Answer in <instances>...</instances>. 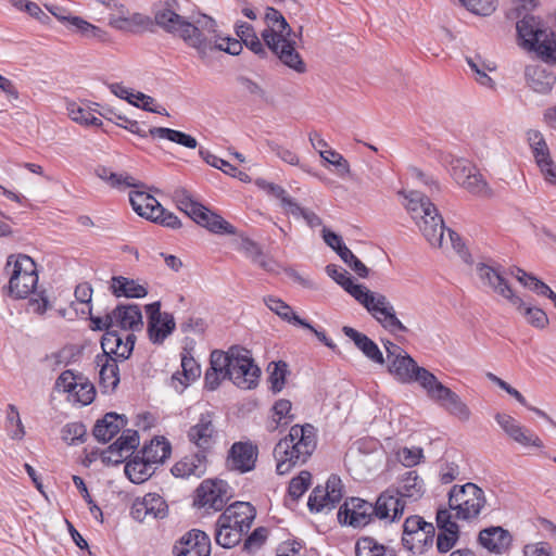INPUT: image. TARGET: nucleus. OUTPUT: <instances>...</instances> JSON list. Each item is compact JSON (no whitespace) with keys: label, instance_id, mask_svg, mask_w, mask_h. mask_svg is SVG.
<instances>
[{"label":"nucleus","instance_id":"obj_5","mask_svg":"<svg viewBox=\"0 0 556 556\" xmlns=\"http://www.w3.org/2000/svg\"><path fill=\"white\" fill-rule=\"evenodd\" d=\"M316 445V429L313 425L292 426L289 434L274 448L277 473L287 475L294 466L304 464L315 451Z\"/></svg>","mask_w":556,"mask_h":556},{"label":"nucleus","instance_id":"obj_30","mask_svg":"<svg viewBox=\"0 0 556 556\" xmlns=\"http://www.w3.org/2000/svg\"><path fill=\"white\" fill-rule=\"evenodd\" d=\"M96 363L100 367L99 384L103 393H112L119 383V369L116 358L97 356Z\"/></svg>","mask_w":556,"mask_h":556},{"label":"nucleus","instance_id":"obj_34","mask_svg":"<svg viewBox=\"0 0 556 556\" xmlns=\"http://www.w3.org/2000/svg\"><path fill=\"white\" fill-rule=\"evenodd\" d=\"M153 24V21L149 16L141 13H134L128 17L124 14L110 18L111 26L119 30L131 33L152 30Z\"/></svg>","mask_w":556,"mask_h":556},{"label":"nucleus","instance_id":"obj_60","mask_svg":"<svg viewBox=\"0 0 556 556\" xmlns=\"http://www.w3.org/2000/svg\"><path fill=\"white\" fill-rule=\"evenodd\" d=\"M312 475L303 470L298 477H294L288 488V493L293 500L300 498L311 485Z\"/></svg>","mask_w":556,"mask_h":556},{"label":"nucleus","instance_id":"obj_25","mask_svg":"<svg viewBox=\"0 0 556 556\" xmlns=\"http://www.w3.org/2000/svg\"><path fill=\"white\" fill-rule=\"evenodd\" d=\"M421 369V366L406 352L397 354L388 361V371L401 383H414L416 372Z\"/></svg>","mask_w":556,"mask_h":556},{"label":"nucleus","instance_id":"obj_59","mask_svg":"<svg viewBox=\"0 0 556 556\" xmlns=\"http://www.w3.org/2000/svg\"><path fill=\"white\" fill-rule=\"evenodd\" d=\"M67 25L71 29L76 30L88 38L101 37L102 34V30L99 27L90 24L79 16H71L67 18Z\"/></svg>","mask_w":556,"mask_h":556},{"label":"nucleus","instance_id":"obj_23","mask_svg":"<svg viewBox=\"0 0 556 556\" xmlns=\"http://www.w3.org/2000/svg\"><path fill=\"white\" fill-rule=\"evenodd\" d=\"M478 276L488 283L496 293L507 299L510 304H521V298L516 295L506 279L493 267L479 263L477 265Z\"/></svg>","mask_w":556,"mask_h":556},{"label":"nucleus","instance_id":"obj_19","mask_svg":"<svg viewBox=\"0 0 556 556\" xmlns=\"http://www.w3.org/2000/svg\"><path fill=\"white\" fill-rule=\"evenodd\" d=\"M479 544L495 555L508 552L513 544L510 532L500 526L482 529L478 535Z\"/></svg>","mask_w":556,"mask_h":556},{"label":"nucleus","instance_id":"obj_63","mask_svg":"<svg viewBox=\"0 0 556 556\" xmlns=\"http://www.w3.org/2000/svg\"><path fill=\"white\" fill-rule=\"evenodd\" d=\"M81 375H75L72 370L63 371L55 381V389L59 392L73 393L77 389V381L83 380Z\"/></svg>","mask_w":556,"mask_h":556},{"label":"nucleus","instance_id":"obj_45","mask_svg":"<svg viewBox=\"0 0 556 556\" xmlns=\"http://www.w3.org/2000/svg\"><path fill=\"white\" fill-rule=\"evenodd\" d=\"M519 313L526 318L527 323L538 329H545L549 323L546 313L536 306L526 303L521 299V304H513Z\"/></svg>","mask_w":556,"mask_h":556},{"label":"nucleus","instance_id":"obj_1","mask_svg":"<svg viewBox=\"0 0 556 556\" xmlns=\"http://www.w3.org/2000/svg\"><path fill=\"white\" fill-rule=\"evenodd\" d=\"M407 200L406 208L416 222L421 233L430 245L447 249L448 245L465 258L467 255L460 236L450 228H445L444 220L430 199L419 191L401 192Z\"/></svg>","mask_w":556,"mask_h":556},{"label":"nucleus","instance_id":"obj_15","mask_svg":"<svg viewBox=\"0 0 556 556\" xmlns=\"http://www.w3.org/2000/svg\"><path fill=\"white\" fill-rule=\"evenodd\" d=\"M374 511L375 508L371 503L358 497H351L340 507L338 520L342 525L362 528L372 520Z\"/></svg>","mask_w":556,"mask_h":556},{"label":"nucleus","instance_id":"obj_47","mask_svg":"<svg viewBox=\"0 0 556 556\" xmlns=\"http://www.w3.org/2000/svg\"><path fill=\"white\" fill-rule=\"evenodd\" d=\"M467 64L471 68V71L476 74V80L484 87L490 89L494 88L493 79L488 75L486 72H492L495 70V65L485 62L480 56L475 58H466Z\"/></svg>","mask_w":556,"mask_h":556},{"label":"nucleus","instance_id":"obj_11","mask_svg":"<svg viewBox=\"0 0 556 556\" xmlns=\"http://www.w3.org/2000/svg\"><path fill=\"white\" fill-rule=\"evenodd\" d=\"M434 535L433 523L418 515L407 517L403 523L402 543L413 554H422L431 547Z\"/></svg>","mask_w":556,"mask_h":556},{"label":"nucleus","instance_id":"obj_51","mask_svg":"<svg viewBox=\"0 0 556 556\" xmlns=\"http://www.w3.org/2000/svg\"><path fill=\"white\" fill-rule=\"evenodd\" d=\"M476 167L466 159H453L450 163V172L452 178L457 185L465 182V179L470 178L475 174Z\"/></svg>","mask_w":556,"mask_h":556},{"label":"nucleus","instance_id":"obj_6","mask_svg":"<svg viewBox=\"0 0 556 556\" xmlns=\"http://www.w3.org/2000/svg\"><path fill=\"white\" fill-rule=\"evenodd\" d=\"M177 5V0H164L162 7L154 13V23L166 33L178 35L189 47L198 51L200 59H204L211 48L207 38L199 27L176 12Z\"/></svg>","mask_w":556,"mask_h":556},{"label":"nucleus","instance_id":"obj_50","mask_svg":"<svg viewBox=\"0 0 556 556\" xmlns=\"http://www.w3.org/2000/svg\"><path fill=\"white\" fill-rule=\"evenodd\" d=\"M460 187L477 197L489 198L493 194L488 182L484 180L483 176L478 173V170L470 175V178L465 179V182L462 184Z\"/></svg>","mask_w":556,"mask_h":556},{"label":"nucleus","instance_id":"obj_39","mask_svg":"<svg viewBox=\"0 0 556 556\" xmlns=\"http://www.w3.org/2000/svg\"><path fill=\"white\" fill-rule=\"evenodd\" d=\"M393 490L402 501L404 498L416 501L424 493V481L416 471H407L403 475L400 485Z\"/></svg>","mask_w":556,"mask_h":556},{"label":"nucleus","instance_id":"obj_41","mask_svg":"<svg viewBox=\"0 0 556 556\" xmlns=\"http://www.w3.org/2000/svg\"><path fill=\"white\" fill-rule=\"evenodd\" d=\"M170 443L164 438H155L151 440L150 444L144 445L141 451V456L149 460L152 465L161 464L170 456Z\"/></svg>","mask_w":556,"mask_h":556},{"label":"nucleus","instance_id":"obj_22","mask_svg":"<svg viewBox=\"0 0 556 556\" xmlns=\"http://www.w3.org/2000/svg\"><path fill=\"white\" fill-rule=\"evenodd\" d=\"M478 276L488 283L496 293L507 299L510 304H521V298L516 295L506 279L493 267L479 263L477 265Z\"/></svg>","mask_w":556,"mask_h":556},{"label":"nucleus","instance_id":"obj_62","mask_svg":"<svg viewBox=\"0 0 556 556\" xmlns=\"http://www.w3.org/2000/svg\"><path fill=\"white\" fill-rule=\"evenodd\" d=\"M199 154L201 157L211 166L220 169L225 174L229 176H236L237 167L231 165L229 162L214 155L208 150L200 149Z\"/></svg>","mask_w":556,"mask_h":556},{"label":"nucleus","instance_id":"obj_61","mask_svg":"<svg viewBox=\"0 0 556 556\" xmlns=\"http://www.w3.org/2000/svg\"><path fill=\"white\" fill-rule=\"evenodd\" d=\"M459 539V529L440 530L437 536V548L439 553L450 552Z\"/></svg>","mask_w":556,"mask_h":556},{"label":"nucleus","instance_id":"obj_9","mask_svg":"<svg viewBox=\"0 0 556 556\" xmlns=\"http://www.w3.org/2000/svg\"><path fill=\"white\" fill-rule=\"evenodd\" d=\"M178 207L198 225L217 235H236V228L220 215L210 211L203 204L192 200L190 194L182 190L177 193Z\"/></svg>","mask_w":556,"mask_h":556},{"label":"nucleus","instance_id":"obj_31","mask_svg":"<svg viewBox=\"0 0 556 556\" xmlns=\"http://www.w3.org/2000/svg\"><path fill=\"white\" fill-rule=\"evenodd\" d=\"M143 188H135L129 192V202L132 210L141 217L150 220L155 212L162 211L159 208L160 202Z\"/></svg>","mask_w":556,"mask_h":556},{"label":"nucleus","instance_id":"obj_37","mask_svg":"<svg viewBox=\"0 0 556 556\" xmlns=\"http://www.w3.org/2000/svg\"><path fill=\"white\" fill-rule=\"evenodd\" d=\"M414 383H418L419 387L426 392L428 399L434 403L447 389L446 386L439 381L434 374L425 367H421V369L416 372Z\"/></svg>","mask_w":556,"mask_h":556},{"label":"nucleus","instance_id":"obj_33","mask_svg":"<svg viewBox=\"0 0 556 556\" xmlns=\"http://www.w3.org/2000/svg\"><path fill=\"white\" fill-rule=\"evenodd\" d=\"M264 303L266 306L276 315H278L283 321H287L289 324H292L294 326H300L303 328H312V325L306 321L305 319H302L293 309L292 307L287 304L281 299L268 295L264 298Z\"/></svg>","mask_w":556,"mask_h":556},{"label":"nucleus","instance_id":"obj_14","mask_svg":"<svg viewBox=\"0 0 556 556\" xmlns=\"http://www.w3.org/2000/svg\"><path fill=\"white\" fill-rule=\"evenodd\" d=\"M148 316V336L153 344H162L176 329L173 314L161 312V302L156 301L146 305Z\"/></svg>","mask_w":556,"mask_h":556},{"label":"nucleus","instance_id":"obj_42","mask_svg":"<svg viewBox=\"0 0 556 556\" xmlns=\"http://www.w3.org/2000/svg\"><path fill=\"white\" fill-rule=\"evenodd\" d=\"M236 34L240 38L241 43L245 45L251 51L261 58H265L267 51L254 31L252 25L247 22H240L236 25Z\"/></svg>","mask_w":556,"mask_h":556},{"label":"nucleus","instance_id":"obj_58","mask_svg":"<svg viewBox=\"0 0 556 556\" xmlns=\"http://www.w3.org/2000/svg\"><path fill=\"white\" fill-rule=\"evenodd\" d=\"M462 4L471 13L489 16L496 10V0H460Z\"/></svg>","mask_w":556,"mask_h":556},{"label":"nucleus","instance_id":"obj_44","mask_svg":"<svg viewBox=\"0 0 556 556\" xmlns=\"http://www.w3.org/2000/svg\"><path fill=\"white\" fill-rule=\"evenodd\" d=\"M242 533L232 528L230 523L223 522L218 517L215 529V541L224 548H231L236 546L242 539Z\"/></svg>","mask_w":556,"mask_h":556},{"label":"nucleus","instance_id":"obj_8","mask_svg":"<svg viewBox=\"0 0 556 556\" xmlns=\"http://www.w3.org/2000/svg\"><path fill=\"white\" fill-rule=\"evenodd\" d=\"M485 503L484 491L472 482L454 485L448 492L450 509L455 511L458 520L477 519Z\"/></svg>","mask_w":556,"mask_h":556},{"label":"nucleus","instance_id":"obj_21","mask_svg":"<svg viewBox=\"0 0 556 556\" xmlns=\"http://www.w3.org/2000/svg\"><path fill=\"white\" fill-rule=\"evenodd\" d=\"M113 327L125 331H139L143 328L142 313L138 304H118L111 312Z\"/></svg>","mask_w":556,"mask_h":556},{"label":"nucleus","instance_id":"obj_36","mask_svg":"<svg viewBox=\"0 0 556 556\" xmlns=\"http://www.w3.org/2000/svg\"><path fill=\"white\" fill-rule=\"evenodd\" d=\"M435 403L445 409L450 415H453L463 421H466L470 418L469 407L466 405V403L463 402L460 396L450 388L445 390V392Z\"/></svg>","mask_w":556,"mask_h":556},{"label":"nucleus","instance_id":"obj_24","mask_svg":"<svg viewBox=\"0 0 556 556\" xmlns=\"http://www.w3.org/2000/svg\"><path fill=\"white\" fill-rule=\"evenodd\" d=\"M372 506L375 508V517L394 521L403 515L405 502L396 495L393 489H387L378 496Z\"/></svg>","mask_w":556,"mask_h":556},{"label":"nucleus","instance_id":"obj_55","mask_svg":"<svg viewBox=\"0 0 556 556\" xmlns=\"http://www.w3.org/2000/svg\"><path fill=\"white\" fill-rule=\"evenodd\" d=\"M87 429L81 422H70L62 429V439L71 445L84 443Z\"/></svg>","mask_w":556,"mask_h":556},{"label":"nucleus","instance_id":"obj_28","mask_svg":"<svg viewBox=\"0 0 556 556\" xmlns=\"http://www.w3.org/2000/svg\"><path fill=\"white\" fill-rule=\"evenodd\" d=\"M525 77L527 85L538 93H548L556 81L554 73L541 65H528Z\"/></svg>","mask_w":556,"mask_h":556},{"label":"nucleus","instance_id":"obj_10","mask_svg":"<svg viewBox=\"0 0 556 556\" xmlns=\"http://www.w3.org/2000/svg\"><path fill=\"white\" fill-rule=\"evenodd\" d=\"M232 363L228 378L238 388L243 390L254 389L261 377V369L254 363L251 352L242 346H230Z\"/></svg>","mask_w":556,"mask_h":556},{"label":"nucleus","instance_id":"obj_20","mask_svg":"<svg viewBox=\"0 0 556 556\" xmlns=\"http://www.w3.org/2000/svg\"><path fill=\"white\" fill-rule=\"evenodd\" d=\"M257 459V447L250 442H236L228 454V466L240 472L254 469Z\"/></svg>","mask_w":556,"mask_h":556},{"label":"nucleus","instance_id":"obj_52","mask_svg":"<svg viewBox=\"0 0 556 556\" xmlns=\"http://www.w3.org/2000/svg\"><path fill=\"white\" fill-rule=\"evenodd\" d=\"M7 430L13 440H22L25 435V428L20 417L17 407L14 404L8 405Z\"/></svg>","mask_w":556,"mask_h":556},{"label":"nucleus","instance_id":"obj_49","mask_svg":"<svg viewBox=\"0 0 556 556\" xmlns=\"http://www.w3.org/2000/svg\"><path fill=\"white\" fill-rule=\"evenodd\" d=\"M143 503L147 506L146 510L153 519H163L167 516L168 506L166 502L156 493H148L143 497Z\"/></svg>","mask_w":556,"mask_h":556},{"label":"nucleus","instance_id":"obj_53","mask_svg":"<svg viewBox=\"0 0 556 556\" xmlns=\"http://www.w3.org/2000/svg\"><path fill=\"white\" fill-rule=\"evenodd\" d=\"M114 450L123 452L125 455H130L139 445V433L137 430L124 429L122 435L112 443Z\"/></svg>","mask_w":556,"mask_h":556},{"label":"nucleus","instance_id":"obj_26","mask_svg":"<svg viewBox=\"0 0 556 556\" xmlns=\"http://www.w3.org/2000/svg\"><path fill=\"white\" fill-rule=\"evenodd\" d=\"M206 454L198 451L178 460L170 471L177 478L189 479L193 477L199 479L206 472Z\"/></svg>","mask_w":556,"mask_h":556},{"label":"nucleus","instance_id":"obj_64","mask_svg":"<svg viewBox=\"0 0 556 556\" xmlns=\"http://www.w3.org/2000/svg\"><path fill=\"white\" fill-rule=\"evenodd\" d=\"M324 491L327 494L326 498L330 502V508H334L342 498L341 479L336 475H331L327 480Z\"/></svg>","mask_w":556,"mask_h":556},{"label":"nucleus","instance_id":"obj_54","mask_svg":"<svg viewBox=\"0 0 556 556\" xmlns=\"http://www.w3.org/2000/svg\"><path fill=\"white\" fill-rule=\"evenodd\" d=\"M256 185L265 190L268 194L277 198L280 200L281 206L286 212L289 211L291 207V204H293L295 201L287 194V191L279 185L267 182L264 179H257Z\"/></svg>","mask_w":556,"mask_h":556},{"label":"nucleus","instance_id":"obj_16","mask_svg":"<svg viewBox=\"0 0 556 556\" xmlns=\"http://www.w3.org/2000/svg\"><path fill=\"white\" fill-rule=\"evenodd\" d=\"M495 420L503 431L515 442L527 447H543L542 440L528 428L521 426L514 417L507 414L497 413Z\"/></svg>","mask_w":556,"mask_h":556},{"label":"nucleus","instance_id":"obj_32","mask_svg":"<svg viewBox=\"0 0 556 556\" xmlns=\"http://www.w3.org/2000/svg\"><path fill=\"white\" fill-rule=\"evenodd\" d=\"M110 290L116 298L142 299L148 294L147 286L124 276L112 277Z\"/></svg>","mask_w":556,"mask_h":556},{"label":"nucleus","instance_id":"obj_38","mask_svg":"<svg viewBox=\"0 0 556 556\" xmlns=\"http://www.w3.org/2000/svg\"><path fill=\"white\" fill-rule=\"evenodd\" d=\"M531 151L538 167L544 179L552 185H556V166L551 156L549 148L546 142L540 146L531 147Z\"/></svg>","mask_w":556,"mask_h":556},{"label":"nucleus","instance_id":"obj_7","mask_svg":"<svg viewBox=\"0 0 556 556\" xmlns=\"http://www.w3.org/2000/svg\"><path fill=\"white\" fill-rule=\"evenodd\" d=\"M5 270L10 275L9 295L14 299H26L36 292L38 283L37 265L25 254L10 255Z\"/></svg>","mask_w":556,"mask_h":556},{"label":"nucleus","instance_id":"obj_4","mask_svg":"<svg viewBox=\"0 0 556 556\" xmlns=\"http://www.w3.org/2000/svg\"><path fill=\"white\" fill-rule=\"evenodd\" d=\"M265 21L268 26L262 31L265 45L286 66L298 73H304L305 63L295 50L298 35L291 29L283 15L269 7L266 9Z\"/></svg>","mask_w":556,"mask_h":556},{"label":"nucleus","instance_id":"obj_27","mask_svg":"<svg viewBox=\"0 0 556 556\" xmlns=\"http://www.w3.org/2000/svg\"><path fill=\"white\" fill-rule=\"evenodd\" d=\"M127 422L125 415L114 412L106 413L101 419L97 420L92 434L98 442L108 443L127 426Z\"/></svg>","mask_w":556,"mask_h":556},{"label":"nucleus","instance_id":"obj_12","mask_svg":"<svg viewBox=\"0 0 556 556\" xmlns=\"http://www.w3.org/2000/svg\"><path fill=\"white\" fill-rule=\"evenodd\" d=\"M231 488L222 479H205L195 490L193 504L206 511L223 510L231 498Z\"/></svg>","mask_w":556,"mask_h":556},{"label":"nucleus","instance_id":"obj_13","mask_svg":"<svg viewBox=\"0 0 556 556\" xmlns=\"http://www.w3.org/2000/svg\"><path fill=\"white\" fill-rule=\"evenodd\" d=\"M218 437L216 415L210 410L201 413L187 431L188 441L205 454L217 443Z\"/></svg>","mask_w":556,"mask_h":556},{"label":"nucleus","instance_id":"obj_43","mask_svg":"<svg viewBox=\"0 0 556 556\" xmlns=\"http://www.w3.org/2000/svg\"><path fill=\"white\" fill-rule=\"evenodd\" d=\"M149 135L154 138L167 139L188 149H195L198 146V141L194 137L172 128L152 127L149 129Z\"/></svg>","mask_w":556,"mask_h":556},{"label":"nucleus","instance_id":"obj_40","mask_svg":"<svg viewBox=\"0 0 556 556\" xmlns=\"http://www.w3.org/2000/svg\"><path fill=\"white\" fill-rule=\"evenodd\" d=\"M154 472L153 465L143 456L135 455L125 465V473L134 483H142L147 481Z\"/></svg>","mask_w":556,"mask_h":556},{"label":"nucleus","instance_id":"obj_18","mask_svg":"<svg viewBox=\"0 0 556 556\" xmlns=\"http://www.w3.org/2000/svg\"><path fill=\"white\" fill-rule=\"evenodd\" d=\"M255 516L256 510L250 503L236 502L226 507L219 518L223 522L230 523L232 528H237L239 532L245 534L251 529Z\"/></svg>","mask_w":556,"mask_h":556},{"label":"nucleus","instance_id":"obj_57","mask_svg":"<svg viewBox=\"0 0 556 556\" xmlns=\"http://www.w3.org/2000/svg\"><path fill=\"white\" fill-rule=\"evenodd\" d=\"M274 368L269 372L268 381L270 382V389L274 393L280 392L286 384V377L288 374V365L279 361L277 363H273Z\"/></svg>","mask_w":556,"mask_h":556},{"label":"nucleus","instance_id":"obj_35","mask_svg":"<svg viewBox=\"0 0 556 556\" xmlns=\"http://www.w3.org/2000/svg\"><path fill=\"white\" fill-rule=\"evenodd\" d=\"M96 175L112 188L125 190L127 188H143L144 184L136 180L127 173H115L106 166H98Z\"/></svg>","mask_w":556,"mask_h":556},{"label":"nucleus","instance_id":"obj_56","mask_svg":"<svg viewBox=\"0 0 556 556\" xmlns=\"http://www.w3.org/2000/svg\"><path fill=\"white\" fill-rule=\"evenodd\" d=\"M232 357L230 355V348L227 352L214 350L210 357V368H215L223 374V378H228Z\"/></svg>","mask_w":556,"mask_h":556},{"label":"nucleus","instance_id":"obj_29","mask_svg":"<svg viewBox=\"0 0 556 556\" xmlns=\"http://www.w3.org/2000/svg\"><path fill=\"white\" fill-rule=\"evenodd\" d=\"M342 331L368 359L379 365L384 364L382 352L369 337L349 326H344Z\"/></svg>","mask_w":556,"mask_h":556},{"label":"nucleus","instance_id":"obj_2","mask_svg":"<svg viewBox=\"0 0 556 556\" xmlns=\"http://www.w3.org/2000/svg\"><path fill=\"white\" fill-rule=\"evenodd\" d=\"M326 271L329 277L359 302L387 331L392 334L408 331V328L397 318L394 306L386 295L374 293L366 287L354 283L349 273L337 265H327Z\"/></svg>","mask_w":556,"mask_h":556},{"label":"nucleus","instance_id":"obj_46","mask_svg":"<svg viewBox=\"0 0 556 556\" xmlns=\"http://www.w3.org/2000/svg\"><path fill=\"white\" fill-rule=\"evenodd\" d=\"M68 116L72 121L84 126H102V121L93 115L90 106H84L72 102L67 105Z\"/></svg>","mask_w":556,"mask_h":556},{"label":"nucleus","instance_id":"obj_17","mask_svg":"<svg viewBox=\"0 0 556 556\" xmlns=\"http://www.w3.org/2000/svg\"><path fill=\"white\" fill-rule=\"evenodd\" d=\"M176 556H210V536L199 529H192L184 534L175 544Z\"/></svg>","mask_w":556,"mask_h":556},{"label":"nucleus","instance_id":"obj_3","mask_svg":"<svg viewBox=\"0 0 556 556\" xmlns=\"http://www.w3.org/2000/svg\"><path fill=\"white\" fill-rule=\"evenodd\" d=\"M507 17L517 18L516 31L520 48L534 52L546 63L556 62V42L540 16L529 13L526 5H516Z\"/></svg>","mask_w":556,"mask_h":556},{"label":"nucleus","instance_id":"obj_48","mask_svg":"<svg viewBox=\"0 0 556 556\" xmlns=\"http://www.w3.org/2000/svg\"><path fill=\"white\" fill-rule=\"evenodd\" d=\"M356 556H395L393 549H388L372 538H362L355 547Z\"/></svg>","mask_w":556,"mask_h":556}]
</instances>
